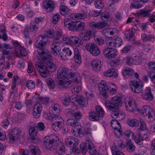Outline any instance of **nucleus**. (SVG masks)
<instances>
[{"instance_id":"42","label":"nucleus","mask_w":155,"mask_h":155,"mask_svg":"<svg viewBox=\"0 0 155 155\" xmlns=\"http://www.w3.org/2000/svg\"><path fill=\"white\" fill-rule=\"evenodd\" d=\"M111 126L114 129H121V126L119 122L115 120H111L110 121Z\"/></svg>"},{"instance_id":"49","label":"nucleus","mask_w":155,"mask_h":155,"mask_svg":"<svg viewBox=\"0 0 155 155\" xmlns=\"http://www.w3.org/2000/svg\"><path fill=\"white\" fill-rule=\"evenodd\" d=\"M96 45L93 42H90L87 43L85 46V49L90 53Z\"/></svg>"},{"instance_id":"25","label":"nucleus","mask_w":155,"mask_h":155,"mask_svg":"<svg viewBox=\"0 0 155 155\" xmlns=\"http://www.w3.org/2000/svg\"><path fill=\"white\" fill-rule=\"evenodd\" d=\"M64 23L65 26L69 29L70 30L75 31L76 29L74 26L75 23L73 22L70 19H65L64 20Z\"/></svg>"},{"instance_id":"33","label":"nucleus","mask_w":155,"mask_h":155,"mask_svg":"<svg viewBox=\"0 0 155 155\" xmlns=\"http://www.w3.org/2000/svg\"><path fill=\"white\" fill-rule=\"evenodd\" d=\"M69 45L75 44L81 45L82 44L81 39L77 37H71L69 38Z\"/></svg>"},{"instance_id":"38","label":"nucleus","mask_w":155,"mask_h":155,"mask_svg":"<svg viewBox=\"0 0 155 155\" xmlns=\"http://www.w3.org/2000/svg\"><path fill=\"white\" fill-rule=\"evenodd\" d=\"M46 63L48 70L51 72L55 71L56 69V66L53 63L48 61Z\"/></svg>"},{"instance_id":"12","label":"nucleus","mask_w":155,"mask_h":155,"mask_svg":"<svg viewBox=\"0 0 155 155\" xmlns=\"http://www.w3.org/2000/svg\"><path fill=\"white\" fill-rule=\"evenodd\" d=\"M60 106L57 104H52L49 108V113L52 118L61 117L57 113L60 111Z\"/></svg>"},{"instance_id":"23","label":"nucleus","mask_w":155,"mask_h":155,"mask_svg":"<svg viewBox=\"0 0 155 155\" xmlns=\"http://www.w3.org/2000/svg\"><path fill=\"white\" fill-rule=\"evenodd\" d=\"M71 132L73 135L77 137H82L84 136L81 126L79 125L73 127L71 130Z\"/></svg>"},{"instance_id":"46","label":"nucleus","mask_w":155,"mask_h":155,"mask_svg":"<svg viewBox=\"0 0 155 155\" xmlns=\"http://www.w3.org/2000/svg\"><path fill=\"white\" fill-rule=\"evenodd\" d=\"M99 117L97 115L96 112H91L89 114V117L92 121H97L99 120Z\"/></svg>"},{"instance_id":"17","label":"nucleus","mask_w":155,"mask_h":155,"mask_svg":"<svg viewBox=\"0 0 155 155\" xmlns=\"http://www.w3.org/2000/svg\"><path fill=\"white\" fill-rule=\"evenodd\" d=\"M64 143L68 147H71L73 146H77L79 144V141L77 138H74L72 136H69L65 139Z\"/></svg>"},{"instance_id":"5","label":"nucleus","mask_w":155,"mask_h":155,"mask_svg":"<svg viewBox=\"0 0 155 155\" xmlns=\"http://www.w3.org/2000/svg\"><path fill=\"white\" fill-rule=\"evenodd\" d=\"M59 139L58 136L54 134L45 137L44 140V144L45 147L49 150H54L56 143Z\"/></svg>"},{"instance_id":"56","label":"nucleus","mask_w":155,"mask_h":155,"mask_svg":"<svg viewBox=\"0 0 155 155\" xmlns=\"http://www.w3.org/2000/svg\"><path fill=\"white\" fill-rule=\"evenodd\" d=\"M29 134L31 137L34 138L36 136L37 133L35 131V128L34 127L31 126L29 127Z\"/></svg>"},{"instance_id":"57","label":"nucleus","mask_w":155,"mask_h":155,"mask_svg":"<svg viewBox=\"0 0 155 155\" xmlns=\"http://www.w3.org/2000/svg\"><path fill=\"white\" fill-rule=\"evenodd\" d=\"M26 85L28 89H32L35 88V84L33 81L29 80L27 81Z\"/></svg>"},{"instance_id":"11","label":"nucleus","mask_w":155,"mask_h":155,"mask_svg":"<svg viewBox=\"0 0 155 155\" xmlns=\"http://www.w3.org/2000/svg\"><path fill=\"white\" fill-rule=\"evenodd\" d=\"M51 51L53 54L60 57L61 52L59 43L55 41H53L51 45Z\"/></svg>"},{"instance_id":"27","label":"nucleus","mask_w":155,"mask_h":155,"mask_svg":"<svg viewBox=\"0 0 155 155\" xmlns=\"http://www.w3.org/2000/svg\"><path fill=\"white\" fill-rule=\"evenodd\" d=\"M91 64L93 69L96 71H100L101 63L100 60L97 59L91 61Z\"/></svg>"},{"instance_id":"44","label":"nucleus","mask_w":155,"mask_h":155,"mask_svg":"<svg viewBox=\"0 0 155 155\" xmlns=\"http://www.w3.org/2000/svg\"><path fill=\"white\" fill-rule=\"evenodd\" d=\"M106 44L109 46L115 47L114 38L107 37L105 39Z\"/></svg>"},{"instance_id":"18","label":"nucleus","mask_w":155,"mask_h":155,"mask_svg":"<svg viewBox=\"0 0 155 155\" xmlns=\"http://www.w3.org/2000/svg\"><path fill=\"white\" fill-rule=\"evenodd\" d=\"M53 119L57 120L55 123L52 124V129L55 131H58L60 130L62 127L63 120L61 117H58L55 118H52Z\"/></svg>"},{"instance_id":"51","label":"nucleus","mask_w":155,"mask_h":155,"mask_svg":"<svg viewBox=\"0 0 155 155\" xmlns=\"http://www.w3.org/2000/svg\"><path fill=\"white\" fill-rule=\"evenodd\" d=\"M114 146L116 147H118L121 149L125 147V145L123 144V142L120 140H116L114 142Z\"/></svg>"},{"instance_id":"20","label":"nucleus","mask_w":155,"mask_h":155,"mask_svg":"<svg viewBox=\"0 0 155 155\" xmlns=\"http://www.w3.org/2000/svg\"><path fill=\"white\" fill-rule=\"evenodd\" d=\"M42 107L39 102H37L34 106L33 114L34 117L36 118H39L42 110Z\"/></svg>"},{"instance_id":"55","label":"nucleus","mask_w":155,"mask_h":155,"mask_svg":"<svg viewBox=\"0 0 155 155\" xmlns=\"http://www.w3.org/2000/svg\"><path fill=\"white\" fill-rule=\"evenodd\" d=\"M140 127L138 130H145L147 129V126L146 122L142 119H140Z\"/></svg>"},{"instance_id":"7","label":"nucleus","mask_w":155,"mask_h":155,"mask_svg":"<svg viewBox=\"0 0 155 155\" xmlns=\"http://www.w3.org/2000/svg\"><path fill=\"white\" fill-rule=\"evenodd\" d=\"M23 137L21 130L16 128L12 130L9 133V141L11 143H14Z\"/></svg>"},{"instance_id":"52","label":"nucleus","mask_w":155,"mask_h":155,"mask_svg":"<svg viewBox=\"0 0 155 155\" xmlns=\"http://www.w3.org/2000/svg\"><path fill=\"white\" fill-rule=\"evenodd\" d=\"M141 37L142 40L143 41L145 42L150 41L153 38V35H146V34L144 33L142 34L141 35Z\"/></svg>"},{"instance_id":"19","label":"nucleus","mask_w":155,"mask_h":155,"mask_svg":"<svg viewBox=\"0 0 155 155\" xmlns=\"http://www.w3.org/2000/svg\"><path fill=\"white\" fill-rule=\"evenodd\" d=\"M38 58L42 62H44L47 60L50 59L51 55L50 52L46 50L38 51Z\"/></svg>"},{"instance_id":"60","label":"nucleus","mask_w":155,"mask_h":155,"mask_svg":"<svg viewBox=\"0 0 155 155\" xmlns=\"http://www.w3.org/2000/svg\"><path fill=\"white\" fill-rule=\"evenodd\" d=\"M132 46L131 45H127L124 47L121 50L123 53H127L132 50Z\"/></svg>"},{"instance_id":"62","label":"nucleus","mask_w":155,"mask_h":155,"mask_svg":"<svg viewBox=\"0 0 155 155\" xmlns=\"http://www.w3.org/2000/svg\"><path fill=\"white\" fill-rule=\"evenodd\" d=\"M19 48L20 53L21 56H27L28 52L27 50L25 49L24 47H22L20 46Z\"/></svg>"},{"instance_id":"24","label":"nucleus","mask_w":155,"mask_h":155,"mask_svg":"<svg viewBox=\"0 0 155 155\" xmlns=\"http://www.w3.org/2000/svg\"><path fill=\"white\" fill-rule=\"evenodd\" d=\"M138 132H137V133ZM148 137V134L147 132L141 134L139 133L138 134L137 133L136 136L134 137V140L136 143L140 144L141 141L147 139Z\"/></svg>"},{"instance_id":"32","label":"nucleus","mask_w":155,"mask_h":155,"mask_svg":"<svg viewBox=\"0 0 155 155\" xmlns=\"http://www.w3.org/2000/svg\"><path fill=\"white\" fill-rule=\"evenodd\" d=\"M79 99H78L77 103L82 107H86L88 104V101L81 95H79Z\"/></svg>"},{"instance_id":"1","label":"nucleus","mask_w":155,"mask_h":155,"mask_svg":"<svg viewBox=\"0 0 155 155\" xmlns=\"http://www.w3.org/2000/svg\"><path fill=\"white\" fill-rule=\"evenodd\" d=\"M125 107L128 111L134 112L138 111L143 116H147L149 120L153 121L155 119V113L153 109L149 106L143 107L139 110L135 100L133 98L129 99L125 102Z\"/></svg>"},{"instance_id":"28","label":"nucleus","mask_w":155,"mask_h":155,"mask_svg":"<svg viewBox=\"0 0 155 155\" xmlns=\"http://www.w3.org/2000/svg\"><path fill=\"white\" fill-rule=\"evenodd\" d=\"M70 17L71 18L74 20L84 19L86 18V15L85 14L81 13H73L70 15Z\"/></svg>"},{"instance_id":"43","label":"nucleus","mask_w":155,"mask_h":155,"mask_svg":"<svg viewBox=\"0 0 155 155\" xmlns=\"http://www.w3.org/2000/svg\"><path fill=\"white\" fill-rule=\"evenodd\" d=\"M126 147L129 152H132L134 150L135 147L130 140H127V141Z\"/></svg>"},{"instance_id":"35","label":"nucleus","mask_w":155,"mask_h":155,"mask_svg":"<svg viewBox=\"0 0 155 155\" xmlns=\"http://www.w3.org/2000/svg\"><path fill=\"white\" fill-rule=\"evenodd\" d=\"M136 32V30L133 28L129 30V33L125 34V35L126 39L127 41L132 40L133 39V37Z\"/></svg>"},{"instance_id":"9","label":"nucleus","mask_w":155,"mask_h":155,"mask_svg":"<svg viewBox=\"0 0 155 155\" xmlns=\"http://www.w3.org/2000/svg\"><path fill=\"white\" fill-rule=\"evenodd\" d=\"M130 85L132 91L137 94L139 93L142 91L144 86L143 82L140 80L130 81Z\"/></svg>"},{"instance_id":"63","label":"nucleus","mask_w":155,"mask_h":155,"mask_svg":"<svg viewBox=\"0 0 155 155\" xmlns=\"http://www.w3.org/2000/svg\"><path fill=\"white\" fill-rule=\"evenodd\" d=\"M114 133L116 137H122V132L121 129H114Z\"/></svg>"},{"instance_id":"4","label":"nucleus","mask_w":155,"mask_h":155,"mask_svg":"<svg viewBox=\"0 0 155 155\" xmlns=\"http://www.w3.org/2000/svg\"><path fill=\"white\" fill-rule=\"evenodd\" d=\"M55 34L54 29H49L46 31L45 35H40L38 37L35 43V45L37 48H41L46 46L49 44L48 40L45 38V37L53 38L55 37Z\"/></svg>"},{"instance_id":"3","label":"nucleus","mask_w":155,"mask_h":155,"mask_svg":"<svg viewBox=\"0 0 155 155\" xmlns=\"http://www.w3.org/2000/svg\"><path fill=\"white\" fill-rule=\"evenodd\" d=\"M99 93L104 98L108 97L107 91L112 94H114L117 92V87L116 84L112 83H107L104 81H102L98 84Z\"/></svg>"},{"instance_id":"29","label":"nucleus","mask_w":155,"mask_h":155,"mask_svg":"<svg viewBox=\"0 0 155 155\" xmlns=\"http://www.w3.org/2000/svg\"><path fill=\"white\" fill-rule=\"evenodd\" d=\"M6 27L4 25L1 26V39H2L5 41H7L8 39V36L6 33Z\"/></svg>"},{"instance_id":"59","label":"nucleus","mask_w":155,"mask_h":155,"mask_svg":"<svg viewBox=\"0 0 155 155\" xmlns=\"http://www.w3.org/2000/svg\"><path fill=\"white\" fill-rule=\"evenodd\" d=\"M109 17V14L107 12H103L101 14V18L103 20L105 21L108 20Z\"/></svg>"},{"instance_id":"10","label":"nucleus","mask_w":155,"mask_h":155,"mask_svg":"<svg viewBox=\"0 0 155 155\" xmlns=\"http://www.w3.org/2000/svg\"><path fill=\"white\" fill-rule=\"evenodd\" d=\"M73 85H74V87L71 90L72 92L74 94L78 93L81 90V78L78 75H77L75 76V78L72 80Z\"/></svg>"},{"instance_id":"40","label":"nucleus","mask_w":155,"mask_h":155,"mask_svg":"<svg viewBox=\"0 0 155 155\" xmlns=\"http://www.w3.org/2000/svg\"><path fill=\"white\" fill-rule=\"evenodd\" d=\"M29 29L31 32L35 33L38 30V25L36 24L34 21H32L30 24Z\"/></svg>"},{"instance_id":"45","label":"nucleus","mask_w":155,"mask_h":155,"mask_svg":"<svg viewBox=\"0 0 155 155\" xmlns=\"http://www.w3.org/2000/svg\"><path fill=\"white\" fill-rule=\"evenodd\" d=\"M67 122L68 125L72 126V127L79 125L77 120L73 118L68 119L67 120Z\"/></svg>"},{"instance_id":"47","label":"nucleus","mask_w":155,"mask_h":155,"mask_svg":"<svg viewBox=\"0 0 155 155\" xmlns=\"http://www.w3.org/2000/svg\"><path fill=\"white\" fill-rule=\"evenodd\" d=\"M97 81L95 77L93 76L91 77L89 80V83L87 84L88 87L90 88L94 87L97 83Z\"/></svg>"},{"instance_id":"34","label":"nucleus","mask_w":155,"mask_h":155,"mask_svg":"<svg viewBox=\"0 0 155 155\" xmlns=\"http://www.w3.org/2000/svg\"><path fill=\"white\" fill-rule=\"evenodd\" d=\"M127 123L130 127H136L139 125V121L137 119H128L127 120Z\"/></svg>"},{"instance_id":"2","label":"nucleus","mask_w":155,"mask_h":155,"mask_svg":"<svg viewBox=\"0 0 155 155\" xmlns=\"http://www.w3.org/2000/svg\"><path fill=\"white\" fill-rule=\"evenodd\" d=\"M57 76L59 81V87L66 88L71 86L73 84L72 81L69 80V78L73 80L77 75L72 72L67 68L61 67L58 71Z\"/></svg>"},{"instance_id":"54","label":"nucleus","mask_w":155,"mask_h":155,"mask_svg":"<svg viewBox=\"0 0 155 155\" xmlns=\"http://www.w3.org/2000/svg\"><path fill=\"white\" fill-rule=\"evenodd\" d=\"M115 47H119L123 44V41L119 37L114 38Z\"/></svg>"},{"instance_id":"37","label":"nucleus","mask_w":155,"mask_h":155,"mask_svg":"<svg viewBox=\"0 0 155 155\" xmlns=\"http://www.w3.org/2000/svg\"><path fill=\"white\" fill-rule=\"evenodd\" d=\"M74 59L77 63L80 64L81 62V56L79 52L78 49L77 48H76L74 49Z\"/></svg>"},{"instance_id":"13","label":"nucleus","mask_w":155,"mask_h":155,"mask_svg":"<svg viewBox=\"0 0 155 155\" xmlns=\"http://www.w3.org/2000/svg\"><path fill=\"white\" fill-rule=\"evenodd\" d=\"M117 51L111 48L107 47L104 49L103 53L104 56L108 59H112L117 55Z\"/></svg>"},{"instance_id":"30","label":"nucleus","mask_w":155,"mask_h":155,"mask_svg":"<svg viewBox=\"0 0 155 155\" xmlns=\"http://www.w3.org/2000/svg\"><path fill=\"white\" fill-rule=\"evenodd\" d=\"M29 148L33 155H41V151L38 146L31 145L29 147Z\"/></svg>"},{"instance_id":"21","label":"nucleus","mask_w":155,"mask_h":155,"mask_svg":"<svg viewBox=\"0 0 155 155\" xmlns=\"http://www.w3.org/2000/svg\"><path fill=\"white\" fill-rule=\"evenodd\" d=\"M93 32L90 29H87L80 34V37L84 41L89 40L92 37Z\"/></svg>"},{"instance_id":"31","label":"nucleus","mask_w":155,"mask_h":155,"mask_svg":"<svg viewBox=\"0 0 155 155\" xmlns=\"http://www.w3.org/2000/svg\"><path fill=\"white\" fill-rule=\"evenodd\" d=\"M134 73V71L132 68L127 67H124L122 71V73L124 76L130 77Z\"/></svg>"},{"instance_id":"16","label":"nucleus","mask_w":155,"mask_h":155,"mask_svg":"<svg viewBox=\"0 0 155 155\" xmlns=\"http://www.w3.org/2000/svg\"><path fill=\"white\" fill-rule=\"evenodd\" d=\"M43 8L48 12H50L54 8V3L50 0H47L43 2Z\"/></svg>"},{"instance_id":"41","label":"nucleus","mask_w":155,"mask_h":155,"mask_svg":"<svg viewBox=\"0 0 155 155\" xmlns=\"http://www.w3.org/2000/svg\"><path fill=\"white\" fill-rule=\"evenodd\" d=\"M38 70L40 73V75L42 77H45L48 76V70L46 67L43 69H41L38 68Z\"/></svg>"},{"instance_id":"14","label":"nucleus","mask_w":155,"mask_h":155,"mask_svg":"<svg viewBox=\"0 0 155 155\" xmlns=\"http://www.w3.org/2000/svg\"><path fill=\"white\" fill-rule=\"evenodd\" d=\"M73 50L69 47H64L61 53L60 58L63 60H66L68 59L72 54Z\"/></svg>"},{"instance_id":"48","label":"nucleus","mask_w":155,"mask_h":155,"mask_svg":"<svg viewBox=\"0 0 155 155\" xmlns=\"http://www.w3.org/2000/svg\"><path fill=\"white\" fill-rule=\"evenodd\" d=\"M124 61L128 65L131 66L134 65L133 57L131 56H127L124 59Z\"/></svg>"},{"instance_id":"22","label":"nucleus","mask_w":155,"mask_h":155,"mask_svg":"<svg viewBox=\"0 0 155 155\" xmlns=\"http://www.w3.org/2000/svg\"><path fill=\"white\" fill-rule=\"evenodd\" d=\"M55 150L57 153L59 154L62 155L64 153L65 151V148L64 145L59 140H58L55 145Z\"/></svg>"},{"instance_id":"64","label":"nucleus","mask_w":155,"mask_h":155,"mask_svg":"<svg viewBox=\"0 0 155 155\" xmlns=\"http://www.w3.org/2000/svg\"><path fill=\"white\" fill-rule=\"evenodd\" d=\"M111 150L113 155H124L122 152L119 151H117L116 148L115 147H112Z\"/></svg>"},{"instance_id":"26","label":"nucleus","mask_w":155,"mask_h":155,"mask_svg":"<svg viewBox=\"0 0 155 155\" xmlns=\"http://www.w3.org/2000/svg\"><path fill=\"white\" fill-rule=\"evenodd\" d=\"M104 76L109 77H117L118 76L117 71L114 68H111L104 72Z\"/></svg>"},{"instance_id":"36","label":"nucleus","mask_w":155,"mask_h":155,"mask_svg":"<svg viewBox=\"0 0 155 155\" xmlns=\"http://www.w3.org/2000/svg\"><path fill=\"white\" fill-rule=\"evenodd\" d=\"M96 112L97 115L100 117L104 116L105 112L104 110L100 105L97 106L95 107Z\"/></svg>"},{"instance_id":"58","label":"nucleus","mask_w":155,"mask_h":155,"mask_svg":"<svg viewBox=\"0 0 155 155\" xmlns=\"http://www.w3.org/2000/svg\"><path fill=\"white\" fill-rule=\"evenodd\" d=\"M39 100L41 102L46 105L49 103L51 101L48 97H40Z\"/></svg>"},{"instance_id":"8","label":"nucleus","mask_w":155,"mask_h":155,"mask_svg":"<svg viewBox=\"0 0 155 155\" xmlns=\"http://www.w3.org/2000/svg\"><path fill=\"white\" fill-rule=\"evenodd\" d=\"M80 148L83 152H85L87 150L91 155H95L97 152L93 144L89 140H86L85 143H82L80 145Z\"/></svg>"},{"instance_id":"50","label":"nucleus","mask_w":155,"mask_h":155,"mask_svg":"<svg viewBox=\"0 0 155 155\" xmlns=\"http://www.w3.org/2000/svg\"><path fill=\"white\" fill-rule=\"evenodd\" d=\"M85 24L84 22H81L79 23L78 25L75 24L74 26L75 28V30H78L82 31L84 30Z\"/></svg>"},{"instance_id":"15","label":"nucleus","mask_w":155,"mask_h":155,"mask_svg":"<svg viewBox=\"0 0 155 155\" xmlns=\"http://www.w3.org/2000/svg\"><path fill=\"white\" fill-rule=\"evenodd\" d=\"M141 97L145 100L152 101L154 98L153 94L151 92L150 88L149 87H146L145 90L142 92Z\"/></svg>"},{"instance_id":"53","label":"nucleus","mask_w":155,"mask_h":155,"mask_svg":"<svg viewBox=\"0 0 155 155\" xmlns=\"http://www.w3.org/2000/svg\"><path fill=\"white\" fill-rule=\"evenodd\" d=\"M100 51L98 46L96 45L91 51L90 52L93 55L97 56L99 54Z\"/></svg>"},{"instance_id":"39","label":"nucleus","mask_w":155,"mask_h":155,"mask_svg":"<svg viewBox=\"0 0 155 155\" xmlns=\"http://www.w3.org/2000/svg\"><path fill=\"white\" fill-rule=\"evenodd\" d=\"M60 11L63 15H67L70 13V10L68 7L63 5L60 7Z\"/></svg>"},{"instance_id":"6","label":"nucleus","mask_w":155,"mask_h":155,"mask_svg":"<svg viewBox=\"0 0 155 155\" xmlns=\"http://www.w3.org/2000/svg\"><path fill=\"white\" fill-rule=\"evenodd\" d=\"M122 102L121 97L115 96L112 97L111 102L107 101H105V105L106 107L109 110H114L115 108H118L121 106Z\"/></svg>"},{"instance_id":"61","label":"nucleus","mask_w":155,"mask_h":155,"mask_svg":"<svg viewBox=\"0 0 155 155\" xmlns=\"http://www.w3.org/2000/svg\"><path fill=\"white\" fill-rule=\"evenodd\" d=\"M47 83L48 85L51 88H54L55 87L54 81L51 78H49L47 79Z\"/></svg>"}]
</instances>
